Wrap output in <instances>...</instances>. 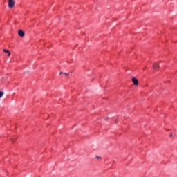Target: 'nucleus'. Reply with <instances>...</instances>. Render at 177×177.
Wrapping results in <instances>:
<instances>
[{"mask_svg":"<svg viewBox=\"0 0 177 177\" xmlns=\"http://www.w3.org/2000/svg\"><path fill=\"white\" fill-rule=\"evenodd\" d=\"M8 6H9V8H13L15 6V1L9 0L8 1Z\"/></svg>","mask_w":177,"mask_h":177,"instance_id":"obj_1","label":"nucleus"},{"mask_svg":"<svg viewBox=\"0 0 177 177\" xmlns=\"http://www.w3.org/2000/svg\"><path fill=\"white\" fill-rule=\"evenodd\" d=\"M132 82L134 85H138V84H139L138 79H136V77H132Z\"/></svg>","mask_w":177,"mask_h":177,"instance_id":"obj_2","label":"nucleus"},{"mask_svg":"<svg viewBox=\"0 0 177 177\" xmlns=\"http://www.w3.org/2000/svg\"><path fill=\"white\" fill-rule=\"evenodd\" d=\"M18 35L19 37H24V32L21 30H19L18 32Z\"/></svg>","mask_w":177,"mask_h":177,"instance_id":"obj_3","label":"nucleus"},{"mask_svg":"<svg viewBox=\"0 0 177 177\" xmlns=\"http://www.w3.org/2000/svg\"><path fill=\"white\" fill-rule=\"evenodd\" d=\"M159 66L158 64L154 63L153 65V70H157Z\"/></svg>","mask_w":177,"mask_h":177,"instance_id":"obj_4","label":"nucleus"},{"mask_svg":"<svg viewBox=\"0 0 177 177\" xmlns=\"http://www.w3.org/2000/svg\"><path fill=\"white\" fill-rule=\"evenodd\" d=\"M3 52H6V53H8V56H10V53L9 50H6V49H3Z\"/></svg>","mask_w":177,"mask_h":177,"instance_id":"obj_5","label":"nucleus"},{"mask_svg":"<svg viewBox=\"0 0 177 177\" xmlns=\"http://www.w3.org/2000/svg\"><path fill=\"white\" fill-rule=\"evenodd\" d=\"M3 96V92L0 91V98Z\"/></svg>","mask_w":177,"mask_h":177,"instance_id":"obj_6","label":"nucleus"},{"mask_svg":"<svg viewBox=\"0 0 177 177\" xmlns=\"http://www.w3.org/2000/svg\"><path fill=\"white\" fill-rule=\"evenodd\" d=\"M64 75H66V77L70 75V73H64Z\"/></svg>","mask_w":177,"mask_h":177,"instance_id":"obj_7","label":"nucleus"},{"mask_svg":"<svg viewBox=\"0 0 177 177\" xmlns=\"http://www.w3.org/2000/svg\"><path fill=\"white\" fill-rule=\"evenodd\" d=\"M96 158H97V159H100V156H96Z\"/></svg>","mask_w":177,"mask_h":177,"instance_id":"obj_8","label":"nucleus"},{"mask_svg":"<svg viewBox=\"0 0 177 177\" xmlns=\"http://www.w3.org/2000/svg\"><path fill=\"white\" fill-rule=\"evenodd\" d=\"M59 74L62 75V74H64V73H63V72H60Z\"/></svg>","mask_w":177,"mask_h":177,"instance_id":"obj_9","label":"nucleus"},{"mask_svg":"<svg viewBox=\"0 0 177 177\" xmlns=\"http://www.w3.org/2000/svg\"><path fill=\"white\" fill-rule=\"evenodd\" d=\"M169 136H170V138L172 137V134H170Z\"/></svg>","mask_w":177,"mask_h":177,"instance_id":"obj_10","label":"nucleus"},{"mask_svg":"<svg viewBox=\"0 0 177 177\" xmlns=\"http://www.w3.org/2000/svg\"><path fill=\"white\" fill-rule=\"evenodd\" d=\"M115 122H116V123H117V122H117V120H115Z\"/></svg>","mask_w":177,"mask_h":177,"instance_id":"obj_11","label":"nucleus"},{"mask_svg":"<svg viewBox=\"0 0 177 177\" xmlns=\"http://www.w3.org/2000/svg\"><path fill=\"white\" fill-rule=\"evenodd\" d=\"M12 142H14V140H13V139H12Z\"/></svg>","mask_w":177,"mask_h":177,"instance_id":"obj_12","label":"nucleus"}]
</instances>
